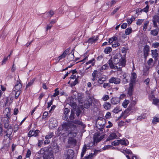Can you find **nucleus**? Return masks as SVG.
<instances>
[{"instance_id":"nucleus-33","label":"nucleus","mask_w":159,"mask_h":159,"mask_svg":"<svg viewBox=\"0 0 159 159\" xmlns=\"http://www.w3.org/2000/svg\"><path fill=\"white\" fill-rule=\"evenodd\" d=\"M112 51V49L111 47L106 48L104 51V52L106 54L110 53Z\"/></svg>"},{"instance_id":"nucleus-38","label":"nucleus","mask_w":159,"mask_h":159,"mask_svg":"<svg viewBox=\"0 0 159 159\" xmlns=\"http://www.w3.org/2000/svg\"><path fill=\"white\" fill-rule=\"evenodd\" d=\"M120 143L119 140H116L112 142L111 145L114 146H118L119 145Z\"/></svg>"},{"instance_id":"nucleus-2","label":"nucleus","mask_w":159,"mask_h":159,"mask_svg":"<svg viewBox=\"0 0 159 159\" xmlns=\"http://www.w3.org/2000/svg\"><path fill=\"white\" fill-rule=\"evenodd\" d=\"M93 102V100L89 95L83 93H80V114L83 110L84 111V108L88 109L92 106Z\"/></svg>"},{"instance_id":"nucleus-57","label":"nucleus","mask_w":159,"mask_h":159,"mask_svg":"<svg viewBox=\"0 0 159 159\" xmlns=\"http://www.w3.org/2000/svg\"><path fill=\"white\" fill-rule=\"evenodd\" d=\"M92 63V61H91V60H90L88 62H86V70H88V69H89L90 67H91V65L90 66H89V67H87L86 66L89 64Z\"/></svg>"},{"instance_id":"nucleus-11","label":"nucleus","mask_w":159,"mask_h":159,"mask_svg":"<svg viewBox=\"0 0 159 159\" xmlns=\"http://www.w3.org/2000/svg\"><path fill=\"white\" fill-rule=\"evenodd\" d=\"M49 125L52 128H54L57 125V122L55 118H52L50 119L49 121Z\"/></svg>"},{"instance_id":"nucleus-36","label":"nucleus","mask_w":159,"mask_h":159,"mask_svg":"<svg viewBox=\"0 0 159 159\" xmlns=\"http://www.w3.org/2000/svg\"><path fill=\"white\" fill-rule=\"evenodd\" d=\"M106 80V79L105 78L101 77L98 80V82L100 84H102Z\"/></svg>"},{"instance_id":"nucleus-58","label":"nucleus","mask_w":159,"mask_h":159,"mask_svg":"<svg viewBox=\"0 0 159 159\" xmlns=\"http://www.w3.org/2000/svg\"><path fill=\"white\" fill-rule=\"evenodd\" d=\"M125 152L126 154H130L131 155L133 154L132 152L129 149H126V150H125Z\"/></svg>"},{"instance_id":"nucleus-15","label":"nucleus","mask_w":159,"mask_h":159,"mask_svg":"<svg viewBox=\"0 0 159 159\" xmlns=\"http://www.w3.org/2000/svg\"><path fill=\"white\" fill-rule=\"evenodd\" d=\"M43 159H54L52 151L49 153L48 154L44 155Z\"/></svg>"},{"instance_id":"nucleus-62","label":"nucleus","mask_w":159,"mask_h":159,"mask_svg":"<svg viewBox=\"0 0 159 159\" xmlns=\"http://www.w3.org/2000/svg\"><path fill=\"white\" fill-rule=\"evenodd\" d=\"M111 145H107L105 146L102 149L103 150H105L106 149H109L110 148H111Z\"/></svg>"},{"instance_id":"nucleus-28","label":"nucleus","mask_w":159,"mask_h":159,"mask_svg":"<svg viewBox=\"0 0 159 159\" xmlns=\"http://www.w3.org/2000/svg\"><path fill=\"white\" fill-rule=\"evenodd\" d=\"M135 19V17H134V16H132L131 18L130 19H127V22L128 24L129 25L132 23V22Z\"/></svg>"},{"instance_id":"nucleus-46","label":"nucleus","mask_w":159,"mask_h":159,"mask_svg":"<svg viewBox=\"0 0 159 159\" xmlns=\"http://www.w3.org/2000/svg\"><path fill=\"white\" fill-rule=\"evenodd\" d=\"M120 7H118L115 8L112 11V12L111 13V15H113L115 14L116 12L120 8Z\"/></svg>"},{"instance_id":"nucleus-64","label":"nucleus","mask_w":159,"mask_h":159,"mask_svg":"<svg viewBox=\"0 0 159 159\" xmlns=\"http://www.w3.org/2000/svg\"><path fill=\"white\" fill-rule=\"evenodd\" d=\"M3 122L4 124H7L9 123V119L7 118L4 117V119L3 120Z\"/></svg>"},{"instance_id":"nucleus-55","label":"nucleus","mask_w":159,"mask_h":159,"mask_svg":"<svg viewBox=\"0 0 159 159\" xmlns=\"http://www.w3.org/2000/svg\"><path fill=\"white\" fill-rule=\"evenodd\" d=\"M132 79L131 80H136L137 78V75L135 72H133L132 73Z\"/></svg>"},{"instance_id":"nucleus-44","label":"nucleus","mask_w":159,"mask_h":159,"mask_svg":"<svg viewBox=\"0 0 159 159\" xmlns=\"http://www.w3.org/2000/svg\"><path fill=\"white\" fill-rule=\"evenodd\" d=\"M136 13L135 14H137V16H138L139 15H140V13H142V9L139 8H137L136 9Z\"/></svg>"},{"instance_id":"nucleus-22","label":"nucleus","mask_w":159,"mask_h":159,"mask_svg":"<svg viewBox=\"0 0 159 159\" xmlns=\"http://www.w3.org/2000/svg\"><path fill=\"white\" fill-rule=\"evenodd\" d=\"M107 63L108 64L111 69H113L115 68V65H114V61L112 60V57H111Z\"/></svg>"},{"instance_id":"nucleus-7","label":"nucleus","mask_w":159,"mask_h":159,"mask_svg":"<svg viewBox=\"0 0 159 159\" xmlns=\"http://www.w3.org/2000/svg\"><path fill=\"white\" fill-rule=\"evenodd\" d=\"M159 15H155L152 16V22L153 23V27L154 28H157L158 25L157 23L159 24Z\"/></svg>"},{"instance_id":"nucleus-21","label":"nucleus","mask_w":159,"mask_h":159,"mask_svg":"<svg viewBox=\"0 0 159 159\" xmlns=\"http://www.w3.org/2000/svg\"><path fill=\"white\" fill-rule=\"evenodd\" d=\"M120 64L121 65L122 67H125L126 65V60L125 57H121L120 59Z\"/></svg>"},{"instance_id":"nucleus-53","label":"nucleus","mask_w":159,"mask_h":159,"mask_svg":"<svg viewBox=\"0 0 159 159\" xmlns=\"http://www.w3.org/2000/svg\"><path fill=\"white\" fill-rule=\"evenodd\" d=\"M159 46V43L158 42L153 43L152 44V47H154L155 48H157Z\"/></svg>"},{"instance_id":"nucleus-9","label":"nucleus","mask_w":159,"mask_h":159,"mask_svg":"<svg viewBox=\"0 0 159 159\" xmlns=\"http://www.w3.org/2000/svg\"><path fill=\"white\" fill-rule=\"evenodd\" d=\"M150 52V47L148 45H146L143 49V56L144 58L145 59L148 56L149 52Z\"/></svg>"},{"instance_id":"nucleus-49","label":"nucleus","mask_w":159,"mask_h":159,"mask_svg":"<svg viewBox=\"0 0 159 159\" xmlns=\"http://www.w3.org/2000/svg\"><path fill=\"white\" fill-rule=\"evenodd\" d=\"M38 146L40 148L43 143V140L38 139Z\"/></svg>"},{"instance_id":"nucleus-61","label":"nucleus","mask_w":159,"mask_h":159,"mask_svg":"<svg viewBox=\"0 0 159 159\" xmlns=\"http://www.w3.org/2000/svg\"><path fill=\"white\" fill-rule=\"evenodd\" d=\"M100 134L99 132L96 133L93 136V138H98V137L100 136Z\"/></svg>"},{"instance_id":"nucleus-59","label":"nucleus","mask_w":159,"mask_h":159,"mask_svg":"<svg viewBox=\"0 0 159 159\" xmlns=\"http://www.w3.org/2000/svg\"><path fill=\"white\" fill-rule=\"evenodd\" d=\"M8 57H4L3 60L2 61V65H3V64H6V62L7 61L8 59Z\"/></svg>"},{"instance_id":"nucleus-48","label":"nucleus","mask_w":159,"mask_h":159,"mask_svg":"<svg viewBox=\"0 0 159 159\" xmlns=\"http://www.w3.org/2000/svg\"><path fill=\"white\" fill-rule=\"evenodd\" d=\"M40 132L39 130H33V136L36 137L38 136V134Z\"/></svg>"},{"instance_id":"nucleus-3","label":"nucleus","mask_w":159,"mask_h":159,"mask_svg":"<svg viewBox=\"0 0 159 159\" xmlns=\"http://www.w3.org/2000/svg\"><path fill=\"white\" fill-rule=\"evenodd\" d=\"M73 100L74 99L72 98H69L67 101L68 103L73 108V110H71L70 115L69 118L68 117V120H66L76 124L80 125V120H74L75 116V112L76 111L77 105L76 102H74Z\"/></svg>"},{"instance_id":"nucleus-14","label":"nucleus","mask_w":159,"mask_h":159,"mask_svg":"<svg viewBox=\"0 0 159 159\" xmlns=\"http://www.w3.org/2000/svg\"><path fill=\"white\" fill-rule=\"evenodd\" d=\"M152 55L153 58H154L155 61L158 60L157 57L158 55V53L157 52V50L156 49L154 50H151Z\"/></svg>"},{"instance_id":"nucleus-32","label":"nucleus","mask_w":159,"mask_h":159,"mask_svg":"<svg viewBox=\"0 0 159 159\" xmlns=\"http://www.w3.org/2000/svg\"><path fill=\"white\" fill-rule=\"evenodd\" d=\"M86 125L84 124L83 122L81 121H80V128L82 127L81 131H80V132H84L85 130H84V129L85 128Z\"/></svg>"},{"instance_id":"nucleus-54","label":"nucleus","mask_w":159,"mask_h":159,"mask_svg":"<svg viewBox=\"0 0 159 159\" xmlns=\"http://www.w3.org/2000/svg\"><path fill=\"white\" fill-rule=\"evenodd\" d=\"M111 117V114L110 112H107L105 116V117L106 119H108Z\"/></svg>"},{"instance_id":"nucleus-50","label":"nucleus","mask_w":159,"mask_h":159,"mask_svg":"<svg viewBox=\"0 0 159 159\" xmlns=\"http://www.w3.org/2000/svg\"><path fill=\"white\" fill-rule=\"evenodd\" d=\"M136 80H131L129 84V87H134V84H135L136 82Z\"/></svg>"},{"instance_id":"nucleus-42","label":"nucleus","mask_w":159,"mask_h":159,"mask_svg":"<svg viewBox=\"0 0 159 159\" xmlns=\"http://www.w3.org/2000/svg\"><path fill=\"white\" fill-rule=\"evenodd\" d=\"M121 109H119V107H116L112 111V112L115 113H118L119 112L121 111Z\"/></svg>"},{"instance_id":"nucleus-26","label":"nucleus","mask_w":159,"mask_h":159,"mask_svg":"<svg viewBox=\"0 0 159 159\" xmlns=\"http://www.w3.org/2000/svg\"><path fill=\"white\" fill-rule=\"evenodd\" d=\"M35 80V78H34L32 80H30V82H29L28 84L26 85L25 89L31 86L33 84Z\"/></svg>"},{"instance_id":"nucleus-4","label":"nucleus","mask_w":159,"mask_h":159,"mask_svg":"<svg viewBox=\"0 0 159 159\" xmlns=\"http://www.w3.org/2000/svg\"><path fill=\"white\" fill-rule=\"evenodd\" d=\"M52 148L51 146H48L44 148H42L38 152L41 155H46L52 151Z\"/></svg>"},{"instance_id":"nucleus-39","label":"nucleus","mask_w":159,"mask_h":159,"mask_svg":"<svg viewBox=\"0 0 159 159\" xmlns=\"http://www.w3.org/2000/svg\"><path fill=\"white\" fill-rule=\"evenodd\" d=\"M98 73V71L97 70H95L93 72L92 74V76L93 77L92 80L93 81L95 80L96 79V76Z\"/></svg>"},{"instance_id":"nucleus-24","label":"nucleus","mask_w":159,"mask_h":159,"mask_svg":"<svg viewBox=\"0 0 159 159\" xmlns=\"http://www.w3.org/2000/svg\"><path fill=\"white\" fill-rule=\"evenodd\" d=\"M134 90V87H129L127 94L129 95V97H131L133 94Z\"/></svg>"},{"instance_id":"nucleus-16","label":"nucleus","mask_w":159,"mask_h":159,"mask_svg":"<svg viewBox=\"0 0 159 159\" xmlns=\"http://www.w3.org/2000/svg\"><path fill=\"white\" fill-rule=\"evenodd\" d=\"M98 36L96 37V38L95 39V36H93L92 38H89L87 41V42L89 43H94L96 42L97 41L98 39Z\"/></svg>"},{"instance_id":"nucleus-52","label":"nucleus","mask_w":159,"mask_h":159,"mask_svg":"<svg viewBox=\"0 0 159 159\" xmlns=\"http://www.w3.org/2000/svg\"><path fill=\"white\" fill-rule=\"evenodd\" d=\"M7 129V130L6 132L9 134L11 135L13 131L12 128H11V127H9V128Z\"/></svg>"},{"instance_id":"nucleus-10","label":"nucleus","mask_w":159,"mask_h":159,"mask_svg":"<svg viewBox=\"0 0 159 159\" xmlns=\"http://www.w3.org/2000/svg\"><path fill=\"white\" fill-rule=\"evenodd\" d=\"M109 83L119 84L120 83V80L118 78L112 77L109 80Z\"/></svg>"},{"instance_id":"nucleus-34","label":"nucleus","mask_w":159,"mask_h":159,"mask_svg":"<svg viewBox=\"0 0 159 159\" xmlns=\"http://www.w3.org/2000/svg\"><path fill=\"white\" fill-rule=\"evenodd\" d=\"M132 30L131 27L126 29L125 30V34L126 35H129L132 32Z\"/></svg>"},{"instance_id":"nucleus-6","label":"nucleus","mask_w":159,"mask_h":159,"mask_svg":"<svg viewBox=\"0 0 159 159\" xmlns=\"http://www.w3.org/2000/svg\"><path fill=\"white\" fill-rule=\"evenodd\" d=\"M122 57V55L120 53H116L113 58L112 60L114 61V63L115 65H117L119 63L120 61V59Z\"/></svg>"},{"instance_id":"nucleus-63","label":"nucleus","mask_w":159,"mask_h":159,"mask_svg":"<svg viewBox=\"0 0 159 159\" xmlns=\"http://www.w3.org/2000/svg\"><path fill=\"white\" fill-rule=\"evenodd\" d=\"M127 24L126 23H123L121 25V28L122 29H125L127 27Z\"/></svg>"},{"instance_id":"nucleus-27","label":"nucleus","mask_w":159,"mask_h":159,"mask_svg":"<svg viewBox=\"0 0 159 159\" xmlns=\"http://www.w3.org/2000/svg\"><path fill=\"white\" fill-rule=\"evenodd\" d=\"M126 139L124 138L121 139L119 140V142H120V144H121L122 145L127 146L128 145V144L126 143V141H125Z\"/></svg>"},{"instance_id":"nucleus-56","label":"nucleus","mask_w":159,"mask_h":159,"mask_svg":"<svg viewBox=\"0 0 159 159\" xmlns=\"http://www.w3.org/2000/svg\"><path fill=\"white\" fill-rule=\"evenodd\" d=\"M53 133H50L49 134L46 135L45 137V138L46 139H48L51 138L53 136Z\"/></svg>"},{"instance_id":"nucleus-37","label":"nucleus","mask_w":159,"mask_h":159,"mask_svg":"<svg viewBox=\"0 0 159 159\" xmlns=\"http://www.w3.org/2000/svg\"><path fill=\"white\" fill-rule=\"evenodd\" d=\"M159 122V118L157 117H153V118L152 120V123L153 124H156L157 122Z\"/></svg>"},{"instance_id":"nucleus-51","label":"nucleus","mask_w":159,"mask_h":159,"mask_svg":"<svg viewBox=\"0 0 159 159\" xmlns=\"http://www.w3.org/2000/svg\"><path fill=\"white\" fill-rule=\"evenodd\" d=\"M143 20V19H139L137 21L136 24L137 25H140L142 24Z\"/></svg>"},{"instance_id":"nucleus-5","label":"nucleus","mask_w":159,"mask_h":159,"mask_svg":"<svg viewBox=\"0 0 159 159\" xmlns=\"http://www.w3.org/2000/svg\"><path fill=\"white\" fill-rule=\"evenodd\" d=\"M92 142H90L89 143V144H87V145H86L85 144H84V147L82 149V151L81 154V157L82 158L84 156V154L85 153L87 150V149H89L91 147H92L93 146H92Z\"/></svg>"},{"instance_id":"nucleus-18","label":"nucleus","mask_w":159,"mask_h":159,"mask_svg":"<svg viewBox=\"0 0 159 159\" xmlns=\"http://www.w3.org/2000/svg\"><path fill=\"white\" fill-rule=\"evenodd\" d=\"M22 87V85L20 80V81H17L16 84L15 85L14 88L17 91H21L20 89Z\"/></svg>"},{"instance_id":"nucleus-31","label":"nucleus","mask_w":159,"mask_h":159,"mask_svg":"<svg viewBox=\"0 0 159 159\" xmlns=\"http://www.w3.org/2000/svg\"><path fill=\"white\" fill-rule=\"evenodd\" d=\"M129 103V100H125L122 103V105L124 108H126Z\"/></svg>"},{"instance_id":"nucleus-25","label":"nucleus","mask_w":159,"mask_h":159,"mask_svg":"<svg viewBox=\"0 0 159 159\" xmlns=\"http://www.w3.org/2000/svg\"><path fill=\"white\" fill-rule=\"evenodd\" d=\"M79 93L75 91L73 92V95L75 99H77L78 102L80 103V96L79 95Z\"/></svg>"},{"instance_id":"nucleus-17","label":"nucleus","mask_w":159,"mask_h":159,"mask_svg":"<svg viewBox=\"0 0 159 159\" xmlns=\"http://www.w3.org/2000/svg\"><path fill=\"white\" fill-rule=\"evenodd\" d=\"M117 135L116 133L113 132L111 133L109 137H108L107 140L106 141H109L113 139H115L117 137Z\"/></svg>"},{"instance_id":"nucleus-43","label":"nucleus","mask_w":159,"mask_h":159,"mask_svg":"<svg viewBox=\"0 0 159 159\" xmlns=\"http://www.w3.org/2000/svg\"><path fill=\"white\" fill-rule=\"evenodd\" d=\"M149 6L148 5H147L145 8L142 9V11H144L147 13L149 11Z\"/></svg>"},{"instance_id":"nucleus-20","label":"nucleus","mask_w":159,"mask_h":159,"mask_svg":"<svg viewBox=\"0 0 159 159\" xmlns=\"http://www.w3.org/2000/svg\"><path fill=\"white\" fill-rule=\"evenodd\" d=\"M120 100L118 98H111V102L113 104H116L119 103Z\"/></svg>"},{"instance_id":"nucleus-60","label":"nucleus","mask_w":159,"mask_h":159,"mask_svg":"<svg viewBox=\"0 0 159 159\" xmlns=\"http://www.w3.org/2000/svg\"><path fill=\"white\" fill-rule=\"evenodd\" d=\"M125 122L123 120H121L118 123V126H122L124 125Z\"/></svg>"},{"instance_id":"nucleus-47","label":"nucleus","mask_w":159,"mask_h":159,"mask_svg":"<svg viewBox=\"0 0 159 159\" xmlns=\"http://www.w3.org/2000/svg\"><path fill=\"white\" fill-rule=\"evenodd\" d=\"M79 76H77V79H75L74 81L72 82L71 84V86L73 87L75 86L78 82V80Z\"/></svg>"},{"instance_id":"nucleus-30","label":"nucleus","mask_w":159,"mask_h":159,"mask_svg":"<svg viewBox=\"0 0 159 159\" xmlns=\"http://www.w3.org/2000/svg\"><path fill=\"white\" fill-rule=\"evenodd\" d=\"M103 106L105 109L107 110L110 108L111 104L109 102H106Z\"/></svg>"},{"instance_id":"nucleus-19","label":"nucleus","mask_w":159,"mask_h":159,"mask_svg":"<svg viewBox=\"0 0 159 159\" xmlns=\"http://www.w3.org/2000/svg\"><path fill=\"white\" fill-rule=\"evenodd\" d=\"M156 28L155 29L151 31L150 34L153 36H157L158 34L159 31V29L158 27Z\"/></svg>"},{"instance_id":"nucleus-35","label":"nucleus","mask_w":159,"mask_h":159,"mask_svg":"<svg viewBox=\"0 0 159 159\" xmlns=\"http://www.w3.org/2000/svg\"><path fill=\"white\" fill-rule=\"evenodd\" d=\"M15 92V98L17 99L18 98L19 95L21 93V91H13V92Z\"/></svg>"},{"instance_id":"nucleus-41","label":"nucleus","mask_w":159,"mask_h":159,"mask_svg":"<svg viewBox=\"0 0 159 159\" xmlns=\"http://www.w3.org/2000/svg\"><path fill=\"white\" fill-rule=\"evenodd\" d=\"M159 103V99L157 98H153V99L152 104L156 105H158V104Z\"/></svg>"},{"instance_id":"nucleus-45","label":"nucleus","mask_w":159,"mask_h":159,"mask_svg":"<svg viewBox=\"0 0 159 159\" xmlns=\"http://www.w3.org/2000/svg\"><path fill=\"white\" fill-rule=\"evenodd\" d=\"M149 24V21L147 20L144 23V25L143 26V30L144 31H145L146 30V29H147V27L148 25Z\"/></svg>"},{"instance_id":"nucleus-40","label":"nucleus","mask_w":159,"mask_h":159,"mask_svg":"<svg viewBox=\"0 0 159 159\" xmlns=\"http://www.w3.org/2000/svg\"><path fill=\"white\" fill-rule=\"evenodd\" d=\"M109 68V66L108 65L106 64L104 65H103L102 67L100 69V71H102V70H104L106 69H108Z\"/></svg>"},{"instance_id":"nucleus-12","label":"nucleus","mask_w":159,"mask_h":159,"mask_svg":"<svg viewBox=\"0 0 159 159\" xmlns=\"http://www.w3.org/2000/svg\"><path fill=\"white\" fill-rule=\"evenodd\" d=\"M51 146L52 148L53 153V151L55 153L58 152L59 150V146L57 145V143H56L53 142L51 143Z\"/></svg>"},{"instance_id":"nucleus-1","label":"nucleus","mask_w":159,"mask_h":159,"mask_svg":"<svg viewBox=\"0 0 159 159\" xmlns=\"http://www.w3.org/2000/svg\"><path fill=\"white\" fill-rule=\"evenodd\" d=\"M62 128V130L64 132L63 133V134L64 135V136L68 137L69 138L68 143L69 146L70 147L75 146L77 143L76 139H74L77 135L76 127L73 125L66 122L62 125V127L60 128L61 129ZM60 129L59 128L58 129V132H60L61 129Z\"/></svg>"},{"instance_id":"nucleus-23","label":"nucleus","mask_w":159,"mask_h":159,"mask_svg":"<svg viewBox=\"0 0 159 159\" xmlns=\"http://www.w3.org/2000/svg\"><path fill=\"white\" fill-rule=\"evenodd\" d=\"M74 58V53H69L67 56V59L69 61H72Z\"/></svg>"},{"instance_id":"nucleus-29","label":"nucleus","mask_w":159,"mask_h":159,"mask_svg":"<svg viewBox=\"0 0 159 159\" xmlns=\"http://www.w3.org/2000/svg\"><path fill=\"white\" fill-rule=\"evenodd\" d=\"M118 39L117 37L116 36H114L112 38H111L109 39V41H108L109 43L110 44H111L112 43V42L114 41H116Z\"/></svg>"},{"instance_id":"nucleus-13","label":"nucleus","mask_w":159,"mask_h":159,"mask_svg":"<svg viewBox=\"0 0 159 159\" xmlns=\"http://www.w3.org/2000/svg\"><path fill=\"white\" fill-rule=\"evenodd\" d=\"M70 112V109L67 108H66L64 109V116H63V119L64 120H68V113Z\"/></svg>"},{"instance_id":"nucleus-8","label":"nucleus","mask_w":159,"mask_h":159,"mask_svg":"<svg viewBox=\"0 0 159 159\" xmlns=\"http://www.w3.org/2000/svg\"><path fill=\"white\" fill-rule=\"evenodd\" d=\"M66 159H73L74 157V151L71 149H68L65 152Z\"/></svg>"}]
</instances>
